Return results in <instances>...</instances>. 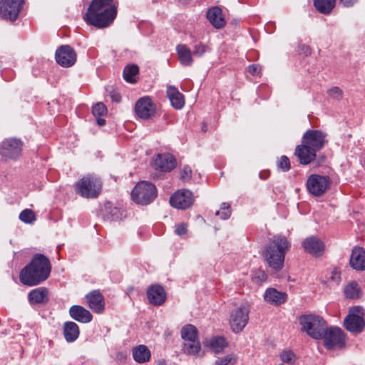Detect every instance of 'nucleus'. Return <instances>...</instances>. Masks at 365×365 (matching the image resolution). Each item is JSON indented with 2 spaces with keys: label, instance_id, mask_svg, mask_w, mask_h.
<instances>
[{
  "label": "nucleus",
  "instance_id": "f257e3e1",
  "mask_svg": "<svg viewBox=\"0 0 365 365\" xmlns=\"http://www.w3.org/2000/svg\"><path fill=\"white\" fill-rule=\"evenodd\" d=\"M117 15V2L115 0H92L83 16L86 24L98 29L109 26Z\"/></svg>",
  "mask_w": 365,
  "mask_h": 365
},
{
  "label": "nucleus",
  "instance_id": "f03ea898",
  "mask_svg": "<svg viewBox=\"0 0 365 365\" xmlns=\"http://www.w3.org/2000/svg\"><path fill=\"white\" fill-rule=\"evenodd\" d=\"M51 270L50 261L42 254H36L31 262L20 272V281L28 286H36L48 277Z\"/></svg>",
  "mask_w": 365,
  "mask_h": 365
},
{
  "label": "nucleus",
  "instance_id": "7ed1b4c3",
  "mask_svg": "<svg viewBox=\"0 0 365 365\" xmlns=\"http://www.w3.org/2000/svg\"><path fill=\"white\" fill-rule=\"evenodd\" d=\"M327 135L318 130H308L302 137V144L297 145L294 154L302 165H308L316 158V153L327 143Z\"/></svg>",
  "mask_w": 365,
  "mask_h": 365
},
{
  "label": "nucleus",
  "instance_id": "20e7f679",
  "mask_svg": "<svg viewBox=\"0 0 365 365\" xmlns=\"http://www.w3.org/2000/svg\"><path fill=\"white\" fill-rule=\"evenodd\" d=\"M290 244L284 236L275 235L265 245L262 256L267 266L274 271H279L283 268L285 255L289 250Z\"/></svg>",
  "mask_w": 365,
  "mask_h": 365
},
{
  "label": "nucleus",
  "instance_id": "39448f33",
  "mask_svg": "<svg viewBox=\"0 0 365 365\" xmlns=\"http://www.w3.org/2000/svg\"><path fill=\"white\" fill-rule=\"evenodd\" d=\"M302 330L315 339H322L327 329L326 322L322 317L314 314L302 316L299 318Z\"/></svg>",
  "mask_w": 365,
  "mask_h": 365
},
{
  "label": "nucleus",
  "instance_id": "423d86ee",
  "mask_svg": "<svg viewBox=\"0 0 365 365\" xmlns=\"http://www.w3.org/2000/svg\"><path fill=\"white\" fill-rule=\"evenodd\" d=\"M102 182L101 180L94 175L83 176L76 183L77 192L85 198H96L101 193Z\"/></svg>",
  "mask_w": 365,
  "mask_h": 365
},
{
  "label": "nucleus",
  "instance_id": "0eeeda50",
  "mask_svg": "<svg viewBox=\"0 0 365 365\" xmlns=\"http://www.w3.org/2000/svg\"><path fill=\"white\" fill-rule=\"evenodd\" d=\"M156 196L157 189L155 185L148 181L139 182L131 192L132 200L142 205L150 204Z\"/></svg>",
  "mask_w": 365,
  "mask_h": 365
},
{
  "label": "nucleus",
  "instance_id": "6e6552de",
  "mask_svg": "<svg viewBox=\"0 0 365 365\" xmlns=\"http://www.w3.org/2000/svg\"><path fill=\"white\" fill-rule=\"evenodd\" d=\"M250 306L248 304H242L237 309L232 311L229 323L231 329L235 333H240L247 325L249 320Z\"/></svg>",
  "mask_w": 365,
  "mask_h": 365
},
{
  "label": "nucleus",
  "instance_id": "1a4fd4ad",
  "mask_svg": "<svg viewBox=\"0 0 365 365\" xmlns=\"http://www.w3.org/2000/svg\"><path fill=\"white\" fill-rule=\"evenodd\" d=\"M23 142L18 138H9L0 144V155L5 160H16L21 155Z\"/></svg>",
  "mask_w": 365,
  "mask_h": 365
},
{
  "label": "nucleus",
  "instance_id": "9d476101",
  "mask_svg": "<svg viewBox=\"0 0 365 365\" xmlns=\"http://www.w3.org/2000/svg\"><path fill=\"white\" fill-rule=\"evenodd\" d=\"M330 183V178L328 176L312 174L308 177L306 186L309 193L319 197L325 193Z\"/></svg>",
  "mask_w": 365,
  "mask_h": 365
},
{
  "label": "nucleus",
  "instance_id": "9b49d317",
  "mask_svg": "<svg viewBox=\"0 0 365 365\" xmlns=\"http://www.w3.org/2000/svg\"><path fill=\"white\" fill-rule=\"evenodd\" d=\"M322 339H324V344L328 349L342 348L346 344L345 334L338 327H331L329 329L327 328Z\"/></svg>",
  "mask_w": 365,
  "mask_h": 365
},
{
  "label": "nucleus",
  "instance_id": "f8f14e48",
  "mask_svg": "<svg viewBox=\"0 0 365 365\" xmlns=\"http://www.w3.org/2000/svg\"><path fill=\"white\" fill-rule=\"evenodd\" d=\"M24 0H0V17L15 21L22 8Z\"/></svg>",
  "mask_w": 365,
  "mask_h": 365
},
{
  "label": "nucleus",
  "instance_id": "ddd939ff",
  "mask_svg": "<svg viewBox=\"0 0 365 365\" xmlns=\"http://www.w3.org/2000/svg\"><path fill=\"white\" fill-rule=\"evenodd\" d=\"M55 58L61 66L68 68L74 65L76 61L77 55L71 46L63 45L56 49Z\"/></svg>",
  "mask_w": 365,
  "mask_h": 365
},
{
  "label": "nucleus",
  "instance_id": "4468645a",
  "mask_svg": "<svg viewBox=\"0 0 365 365\" xmlns=\"http://www.w3.org/2000/svg\"><path fill=\"white\" fill-rule=\"evenodd\" d=\"M360 311L361 308L359 307L351 308L349 314L344 319V325L349 331L359 333L363 330L364 327V319L361 316L355 313L356 312L359 313Z\"/></svg>",
  "mask_w": 365,
  "mask_h": 365
},
{
  "label": "nucleus",
  "instance_id": "2eb2a0df",
  "mask_svg": "<svg viewBox=\"0 0 365 365\" xmlns=\"http://www.w3.org/2000/svg\"><path fill=\"white\" fill-rule=\"evenodd\" d=\"M193 202L194 197L192 192L186 189L176 191L170 198L171 206L180 210L188 208Z\"/></svg>",
  "mask_w": 365,
  "mask_h": 365
},
{
  "label": "nucleus",
  "instance_id": "dca6fc26",
  "mask_svg": "<svg viewBox=\"0 0 365 365\" xmlns=\"http://www.w3.org/2000/svg\"><path fill=\"white\" fill-rule=\"evenodd\" d=\"M135 110L140 118L148 119L155 115L156 107L150 97L145 96L136 101Z\"/></svg>",
  "mask_w": 365,
  "mask_h": 365
},
{
  "label": "nucleus",
  "instance_id": "f3484780",
  "mask_svg": "<svg viewBox=\"0 0 365 365\" xmlns=\"http://www.w3.org/2000/svg\"><path fill=\"white\" fill-rule=\"evenodd\" d=\"M302 246L307 252L315 257L321 256L325 247L324 242L314 236L306 238L302 242Z\"/></svg>",
  "mask_w": 365,
  "mask_h": 365
},
{
  "label": "nucleus",
  "instance_id": "a211bd4d",
  "mask_svg": "<svg viewBox=\"0 0 365 365\" xmlns=\"http://www.w3.org/2000/svg\"><path fill=\"white\" fill-rule=\"evenodd\" d=\"M176 164L175 158L170 153L159 154L154 160L155 168L165 172L174 169Z\"/></svg>",
  "mask_w": 365,
  "mask_h": 365
},
{
  "label": "nucleus",
  "instance_id": "6ab92c4d",
  "mask_svg": "<svg viewBox=\"0 0 365 365\" xmlns=\"http://www.w3.org/2000/svg\"><path fill=\"white\" fill-rule=\"evenodd\" d=\"M86 299L90 309L94 312L100 314L103 312L105 308L104 298L99 291L94 290L89 292L86 295Z\"/></svg>",
  "mask_w": 365,
  "mask_h": 365
},
{
  "label": "nucleus",
  "instance_id": "aec40b11",
  "mask_svg": "<svg viewBox=\"0 0 365 365\" xmlns=\"http://www.w3.org/2000/svg\"><path fill=\"white\" fill-rule=\"evenodd\" d=\"M147 295L150 303L155 306L163 304L166 299V293L160 285L151 286L147 291Z\"/></svg>",
  "mask_w": 365,
  "mask_h": 365
},
{
  "label": "nucleus",
  "instance_id": "412c9836",
  "mask_svg": "<svg viewBox=\"0 0 365 365\" xmlns=\"http://www.w3.org/2000/svg\"><path fill=\"white\" fill-rule=\"evenodd\" d=\"M69 314L72 319L81 323H88L93 319L91 312L79 305L72 306L69 309Z\"/></svg>",
  "mask_w": 365,
  "mask_h": 365
},
{
  "label": "nucleus",
  "instance_id": "4be33fe9",
  "mask_svg": "<svg viewBox=\"0 0 365 365\" xmlns=\"http://www.w3.org/2000/svg\"><path fill=\"white\" fill-rule=\"evenodd\" d=\"M350 265L356 270L365 269V251L363 248L356 247L352 250Z\"/></svg>",
  "mask_w": 365,
  "mask_h": 365
},
{
  "label": "nucleus",
  "instance_id": "5701e85b",
  "mask_svg": "<svg viewBox=\"0 0 365 365\" xmlns=\"http://www.w3.org/2000/svg\"><path fill=\"white\" fill-rule=\"evenodd\" d=\"M264 299L271 304L279 305L286 301L287 294L284 292L277 291L274 288H268L264 292Z\"/></svg>",
  "mask_w": 365,
  "mask_h": 365
},
{
  "label": "nucleus",
  "instance_id": "b1692460",
  "mask_svg": "<svg viewBox=\"0 0 365 365\" xmlns=\"http://www.w3.org/2000/svg\"><path fill=\"white\" fill-rule=\"evenodd\" d=\"M167 95L171 103V105L175 109H181L185 105L183 95L178 91L174 86H168L167 89Z\"/></svg>",
  "mask_w": 365,
  "mask_h": 365
},
{
  "label": "nucleus",
  "instance_id": "393cba45",
  "mask_svg": "<svg viewBox=\"0 0 365 365\" xmlns=\"http://www.w3.org/2000/svg\"><path fill=\"white\" fill-rule=\"evenodd\" d=\"M207 18L210 24L216 29H220L225 24L222 11L218 7H213L209 9L207 13Z\"/></svg>",
  "mask_w": 365,
  "mask_h": 365
},
{
  "label": "nucleus",
  "instance_id": "a878e982",
  "mask_svg": "<svg viewBox=\"0 0 365 365\" xmlns=\"http://www.w3.org/2000/svg\"><path fill=\"white\" fill-rule=\"evenodd\" d=\"M48 289L45 287H38L31 291L29 294V300L31 304H43L48 301Z\"/></svg>",
  "mask_w": 365,
  "mask_h": 365
},
{
  "label": "nucleus",
  "instance_id": "bb28decb",
  "mask_svg": "<svg viewBox=\"0 0 365 365\" xmlns=\"http://www.w3.org/2000/svg\"><path fill=\"white\" fill-rule=\"evenodd\" d=\"M133 359L140 364L145 363L150 359L151 354L145 345H138L132 349Z\"/></svg>",
  "mask_w": 365,
  "mask_h": 365
},
{
  "label": "nucleus",
  "instance_id": "cd10ccee",
  "mask_svg": "<svg viewBox=\"0 0 365 365\" xmlns=\"http://www.w3.org/2000/svg\"><path fill=\"white\" fill-rule=\"evenodd\" d=\"M176 52L182 66H190L192 65L193 62L192 54L191 50L186 45H178L176 46Z\"/></svg>",
  "mask_w": 365,
  "mask_h": 365
},
{
  "label": "nucleus",
  "instance_id": "c85d7f7f",
  "mask_svg": "<svg viewBox=\"0 0 365 365\" xmlns=\"http://www.w3.org/2000/svg\"><path fill=\"white\" fill-rule=\"evenodd\" d=\"M80 334L78 326L73 322H67L63 325V334L68 342L76 341Z\"/></svg>",
  "mask_w": 365,
  "mask_h": 365
},
{
  "label": "nucleus",
  "instance_id": "c756f323",
  "mask_svg": "<svg viewBox=\"0 0 365 365\" xmlns=\"http://www.w3.org/2000/svg\"><path fill=\"white\" fill-rule=\"evenodd\" d=\"M211 351L215 354L222 351L227 346V343L224 337L215 336L212 337L207 344Z\"/></svg>",
  "mask_w": 365,
  "mask_h": 365
},
{
  "label": "nucleus",
  "instance_id": "7c9ffc66",
  "mask_svg": "<svg viewBox=\"0 0 365 365\" xmlns=\"http://www.w3.org/2000/svg\"><path fill=\"white\" fill-rule=\"evenodd\" d=\"M336 0H314L317 10L323 14L331 13L335 6Z\"/></svg>",
  "mask_w": 365,
  "mask_h": 365
},
{
  "label": "nucleus",
  "instance_id": "2f4dec72",
  "mask_svg": "<svg viewBox=\"0 0 365 365\" xmlns=\"http://www.w3.org/2000/svg\"><path fill=\"white\" fill-rule=\"evenodd\" d=\"M344 292L345 297L351 299H358L361 295L359 284L355 282L349 283L344 287Z\"/></svg>",
  "mask_w": 365,
  "mask_h": 365
},
{
  "label": "nucleus",
  "instance_id": "473e14b6",
  "mask_svg": "<svg viewBox=\"0 0 365 365\" xmlns=\"http://www.w3.org/2000/svg\"><path fill=\"white\" fill-rule=\"evenodd\" d=\"M201 350V345L198 340L185 341L183 351L185 354L192 356H198Z\"/></svg>",
  "mask_w": 365,
  "mask_h": 365
},
{
  "label": "nucleus",
  "instance_id": "72a5a7b5",
  "mask_svg": "<svg viewBox=\"0 0 365 365\" xmlns=\"http://www.w3.org/2000/svg\"><path fill=\"white\" fill-rule=\"evenodd\" d=\"M181 336L185 341L196 340L197 338V329L192 324H187L181 329Z\"/></svg>",
  "mask_w": 365,
  "mask_h": 365
},
{
  "label": "nucleus",
  "instance_id": "f704fd0d",
  "mask_svg": "<svg viewBox=\"0 0 365 365\" xmlns=\"http://www.w3.org/2000/svg\"><path fill=\"white\" fill-rule=\"evenodd\" d=\"M139 68L136 65H128L123 70L124 79L129 83L135 82V76L138 73Z\"/></svg>",
  "mask_w": 365,
  "mask_h": 365
},
{
  "label": "nucleus",
  "instance_id": "c9c22d12",
  "mask_svg": "<svg viewBox=\"0 0 365 365\" xmlns=\"http://www.w3.org/2000/svg\"><path fill=\"white\" fill-rule=\"evenodd\" d=\"M19 219L24 223L31 224L36 221L35 212L30 209H25L21 212Z\"/></svg>",
  "mask_w": 365,
  "mask_h": 365
},
{
  "label": "nucleus",
  "instance_id": "e433bc0d",
  "mask_svg": "<svg viewBox=\"0 0 365 365\" xmlns=\"http://www.w3.org/2000/svg\"><path fill=\"white\" fill-rule=\"evenodd\" d=\"M280 359L284 363L293 364L295 362L297 357L292 351L284 350L280 354Z\"/></svg>",
  "mask_w": 365,
  "mask_h": 365
},
{
  "label": "nucleus",
  "instance_id": "4c0bfd02",
  "mask_svg": "<svg viewBox=\"0 0 365 365\" xmlns=\"http://www.w3.org/2000/svg\"><path fill=\"white\" fill-rule=\"evenodd\" d=\"M215 215L220 216L222 220L228 219L231 215L230 205L227 202H222L220 210L217 211Z\"/></svg>",
  "mask_w": 365,
  "mask_h": 365
},
{
  "label": "nucleus",
  "instance_id": "58836bf2",
  "mask_svg": "<svg viewBox=\"0 0 365 365\" xmlns=\"http://www.w3.org/2000/svg\"><path fill=\"white\" fill-rule=\"evenodd\" d=\"M235 361L236 359L234 355L230 354L217 359L215 362V365H234Z\"/></svg>",
  "mask_w": 365,
  "mask_h": 365
},
{
  "label": "nucleus",
  "instance_id": "ea45409f",
  "mask_svg": "<svg viewBox=\"0 0 365 365\" xmlns=\"http://www.w3.org/2000/svg\"><path fill=\"white\" fill-rule=\"evenodd\" d=\"M252 276L253 282L257 284H261L265 282L267 279V274L262 269L255 271Z\"/></svg>",
  "mask_w": 365,
  "mask_h": 365
},
{
  "label": "nucleus",
  "instance_id": "a19ab883",
  "mask_svg": "<svg viewBox=\"0 0 365 365\" xmlns=\"http://www.w3.org/2000/svg\"><path fill=\"white\" fill-rule=\"evenodd\" d=\"M92 112L95 116H103L107 113V108L103 103H97L93 106Z\"/></svg>",
  "mask_w": 365,
  "mask_h": 365
},
{
  "label": "nucleus",
  "instance_id": "79ce46f5",
  "mask_svg": "<svg viewBox=\"0 0 365 365\" xmlns=\"http://www.w3.org/2000/svg\"><path fill=\"white\" fill-rule=\"evenodd\" d=\"M192 170L188 165H185L181 170L180 179L184 182H187L191 179Z\"/></svg>",
  "mask_w": 365,
  "mask_h": 365
},
{
  "label": "nucleus",
  "instance_id": "37998d69",
  "mask_svg": "<svg viewBox=\"0 0 365 365\" xmlns=\"http://www.w3.org/2000/svg\"><path fill=\"white\" fill-rule=\"evenodd\" d=\"M278 167L284 172L288 171L290 168L289 158L284 155L282 156L278 162Z\"/></svg>",
  "mask_w": 365,
  "mask_h": 365
},
{
  "label": "nucleus",
  "instance_id": "c03bdc74",
  "mask_svg": "<svg viewBox=\"0 0 365 365\" xmlns=\"http://www.w3.org/2000/svg\"><path fill=\"white\" fill-rule=\"evenodd\" d=\"M328 95L331 98L340 100L342 98V91L339 87H334L328 91Z\"/></svg>",
  "mask_w": 365,
  "mask_h": 365
},
{
  "label": "nucleus",
  "instance_id": "a18cd8bd",
  "mask_svg": "<svg viewBox=\"0 0 365 365\" xmlns=\"http://www.w3.org/2000/svg\"><path fill=\"white\" fill-rule=\"evenodd\" d=\"M329 279L336 284H339L341 282V275L339 270L336 268L334 269L331 273Z\"/></svg>",
  "mask_w": 365,
  "mask_h": 365
},
{
  "label": "nucleus",
  "instance_id": "49530a36",
  "mask_svg": "<svg viewBox=\"0 0 365 365\" xmlns=\"http://www.w3.org/2000/svg\"><path fill=\"white\" fill-rule=\"evenodd\" d=\"M187 232V225L185 223H180L175 227V232L179 236L185 235Z\"/></svg>",
  "mask_w": 365,
  "mask_h": 365
},
{
  "label": "nucleus",
  "instance_id": "de8ad7c7",
  "mask_svg": "<svg viewBox=\"0 0 365 365\" xmlns=\"http://www.w3.org/2000/svg\"><path fill=\"white\" fill-rule=\"evenodd\" d=\"M109 215L110 216H108V217L112 220H119L122 215L120 209L117 207L110 208Z\"/></svg>",
  "mask_w": 365,
  "mask_h": 365
},
{
  "label": "nucleus",
  "instance_id": "09e8293b",
  "mask_svg": "<svg viewBox=\"0 0 365 365\" xmlns=\"http://www.w3.org/2000/svg\"><path fill=\"white\" fill-rule=\"evenodd\" d=\"M206 51V46L202 43H199L195 46L193 53L197 56H202Z\"/></svg>",
  "mask_w": 365,
  "mask_h": 365
},
{
  "label": "nucleus",
  "instance_id": "8fccbe9b",
  "mask_svg": "<svg viewBox=\"0 0 365 365\" xmlns=\"http://www.w3.org/2000/svg\"><path fill=\"white\" fill-rule=\"evenodd\" d=\"M248 71L252 76H255L260 71L259 66L257 64H252L248 67Z\"/></svg>",
  "mask_w": 365,
  "mask_h": 365
},
{
  "label": "nucleus",
  "instance_id": "3c124183",
  "mask_svg": "<svg viewBox=\"0 0 365 365\" xmlns=\"http://www.w3.org/2000/svg\"><path fill=\"white\" fill-rule=\"evenodd\" d=\"M299 51L301 53H304L305 56H308L311 53L310 48L308 46L302 45L299 46Z\"/></svg>",
  "mask_w": 365,
  "mask_h": 365
},
{
  "label": "nucleus",
  "instance_id": "603ef678",
  "mask_svg": "<svg viewBox=\"0 0 365 365\" xmlns=\"http://www.w3.org/2000/svg\"><path fill=\"white\" fill-rule=\"evenodd\" d=\"M358 0H340V2L346 7L352 6Z\"/></svg>",
  "mask_w": 365,
  "mask_h": 365
},
{
  "label": "nucleus",
  "instance_id": "864d4df0",
  "mask_svg": "<svg viewBox=\"0 0 365 365\" xmlns=\"http://www.w3.org/2000/svg\"><path fill=\"white\" fill-rule=\"evenodd\" d=\"M96 123L98 125L103 126L106 124V120L101 118V116H96Z\"/></svg>",
  "mask_w": 365,
  "mask_h": 365
},
{
  "label": "nucleus",
  "instance_id": "5fc2aeb1",
  "mask_svg": "<svg viewBox=\"0 0 365 365\" xmlns=\"http://www.w3.org/2000/svg\"><path fill=\"white\" fill-rule=\"evenodd\" d=\"M113 101L119 102L120 101V96L118 93H113L111 95Z\"/></svg>",
  "mask_w": 365,
  "mask_h": 365
},
{
  "label": "nucleus",
  "instance_id": "6e6d98bb",
  "mask_svg": "<svg viewBox=\"0 0 365 365\" xmlns=\"http://www.w3.org/2000/svg\"><path fill=\"white\" fill-rule=\"evenodd\" d=\"M165 336H168L171 335V332L169 330H166L164 333Z\"/></svg>",
  "mask_w": 365,
  "mask_h": 365
},
{
  "label": "nucleus",
  "instance_id": "4d7b16f0",
  "mask_svg": "<svg viewBox=\"0 0 365 365\" xmlns=\"http://www.w3.org/2000/svg\"><path fill=\"white\" fill-rule=\"evenodd\" d=\"M182 3L183 4H186L190 0H180Z\"/></svg>",
  "mask_w": 365,
  "mask_h": 365
},
{
  "label": "nucleus",
  "instance_id": "13d9d810",
  "mask_svg": "<svg viewBox=\"0 0 365 365\" xmlns=\"http://www.w3.org/2000/svg\"><path fill=\"white\" fill-rule=\"evenodd\" d=\"M108 205H110V203H108V205H106V207H108Z\"/></svg>",
  "mask_w": 365,
  "mask_h": 365
},
{
  "label": "nucleus",
  "instance_id": "bf43d9fd",
  "mask_svg": "<svg viewBox=\"0 0 365 365\" xmlns=\"http://www.w3.org/2000/svg\"><path fill=\"white\" fill-rule=\"evenodd\" d=\"M108 205H110V203H108V205H106V207H108Z\"/></svg>",
  "mask_w": 365,
  "mask_h": 365
}]
</instances>
